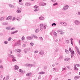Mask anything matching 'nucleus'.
<instances>
[{
	"mask_svg": "<svg viewBox=\"0 0 80 80\" xmlns=\"http://www.w3.org/2000/svg\"><path fill=\"white\" fill-rule=\"evenodd\" d=\"M69 51L71 53V54H74V51L73 50L72 51V49L71 48H69Z\"/></svg>",
	"mask_w": 80,
	"mask_h": 80,
	"instance_id": "20e7f679",
	"label": "nucleus"
},
{
	"mask_svg": "<svg viewBox=\"0 0 80 80\" xmlns=\"http://www.w3.org/2000/svg\"><path fill=\"white\" fill-rule=\"evenodd\" d=\"M44 69H47V67H44Z\"/></svg>",
	"mask_w": 80,
	"mask_h": 80,
	"instance_id": "0e129e2a",
	"label": "nucleus"
},
{
	"mask_svg": "<svg viewBox=\"0 0 80 80\" xmlns=\"http://www.w3.org/2000/svg\"><path fill=\"white\" fill-rule=\"evenodd\" d=\"M17 32H18V30H16L15 31H14V32H12L11 33V34H12H12H14L15 33H17Z\"/></svg>",
	"mask_w": 80,
	"mask_h": 80,
	"instance_id": "ddd939ff",
	"label": "nucleus"
},
{
	"mask_svg": "<svg viewBox=\"0 0 80 80\" xmlns=\"http://www.w3.org/2000/svg\"><path fill=\"white\" fill-rule=\"evenodd\" d=\"M53 71H54V72H56V71L57 70V69H55V68H53Z\"/></svg>",
	"mask_w": 80,
	"mask_h": 80,
	"instance_id": "58836bf2",
	"label": "nucleus"
},
{
	"mask_svg": "<svg viewBox=\"0 0 80 80\" xmlns=\"http://www.w3.org/2000/svg\"><path fill=\"white\" fill-rule=\"evenodd\" d=\"M8 55V56H9L10 58H13L12 60V62H15V61H17V60L16 59V57H14V56L11 55L10 54H9Z\"/></svg>",
	"mask_w": 80,
	"mask_h": 80,
	"instance_id": "f257e3e1",
	"label": "nucleus"
},
{
	"mask_svg": "<svg viewBox=\"0 0 80 80\" xmlns=\"http://www.w3.org/2000/svg\"><path fill=\"white\" fill-rule=\"evenodd\" d=\"M19 72H21V73H23L24 72H23V71L21 69H19Z\"/></svg>",
	"mask_w": 80,
	"mask_h": 80,
	"instance_id": "dca6fc26",
	"label": "nucleus"
},
{
	"mask_svg": "<svg viewBox=\"0 0 80 80\" xmlns=\"http://www.w3.org/2000/svg\"><path fill=\"white\" fill-rule=\"evenodd\" d=\"M71 44H72V45H73V41H72V40H73V39L72 38H71Z\"/></svg>",
	"mask_w": 80,
	"mask_h": 80,
	"instance_id": "cd10ccee",
	"label": "nucleus"
},
{
	"mask_svg": "<svg viewBox=\"0 0 80 80\" xmlns=\"http://www.w3.org/2000/svg\"><path fill=\"white\" fill-rule=\"evenodd\" d=\"M30 45L31 46H33L34 45V44H33V42H31L30 43Z\"/></svg>",
	"mask_w": 80,
	"mask_h": 80,
	"instance_id": "7c9ffc66",
	"label": "nucleus"
},
{
	"mask_svg": "<svg viewBox=\"0 0 80 80\" xmlns=\"http://www.w3.org/2000/svg\"><path fill=\"white\" fill-rule=\"evenodd\" d=\"M68 8V5H67L63 7V9L64 10H67Z\"/></svg>",
	"mask_w": 80,
	"mask_h": 80,
	"instance_id": "423d86ee",
	"label": "nucleus"
},
{
	"mask_svg": "<svg viewBox=\"0 0 80 80\" xmlns=\"http://www.w3.org/2000/svg\"><path fill=\"white\" fill-rule=\"evenodd\" d=\"M12 40V38L10 37L8 39V41H10Z\"/></svg>",
	"mask_w": 80,
	"mask_h": 80,
	"instance_id": "473e14b6",
	"label": "nucleus"
},
{
	"mask_svg": "<svg viewBox=\"0 0 80 80\" xmlns=\"http://www.w3.org/2000/svg\"><path fill=\"white\" fill-rule=\"evenodd\" d=\"M6 79L7 80H8V79H9V75L7 76Z\"/></svg>",
	"mask_w": 80,
	"mask_h": 80,
	"instance_id": "393cba45",
	"label": "nucleus"
},
{
	"mask_svg": "<svg viewBox=\"0 0 80 80\" xmlns=\"http://www.w3.org/2000/svg\"><path fill=\"white\" fill-rule=\"evenodd\" d=\"M63 32V30H60V32Z\"/></svg>",
	"mask_w": 80,
	"mask_h": 80,
	"instance_id": "bf43d9fd",
	"label": "nucleus"
},
{
	"mask_svg": "<svg viewBox=\"0 0 80 80\" xmlns=\"http://www.w3.org/2000/svg\"><path fill=\"white\" fill-rule=\"evenodd\" d=\"M80 78V76H75L74 78L75 80H77Z\"/></svg>",
	"mask_w": 80,
	"mask_h": 80,
	"instance_id": "4468645a",
	"label": "nucleus"
},
{
	"mask_svg": "<svg viewBox=\"0 0 80 80\" xmlns=\"http://www.w3.org/2000/svg\"><path fill=\"white\" fill-rule=\"evenodd\" d=\"M47 27V26L46 25H44V27H43V24H41L40 25V30L41 31H42L43 30V28H44V29H46V28Z\"/></svg>",
	"mask_w": 80,
	"mask_h": 80,
	"instance_id": "f03ea898",
	"label": "nucleus"
},
{
	"mask_svg": "<svg viewBox=\"0 0 80 80\" xmlns=\"http://www.w3.org/2000/svg\"><path fill=\"white\" fill-rule=\"evenodd\" d=\"M74 68L75 70H78V68H77V67H76V66L74 67Z\"/></svg>",
	"mask_w": 80,
	"mask_h": 80,
	"instance_id": "b1692460",
	"label": "nucleus"
},
{
	"mask_svg": "<svg viewBox=\"0 0 80 80\" xmlns=\"http://www.w3.org/2000/svg\"><path fill=\"white\" fill-rule=\"evenodd\" d=\"M67 68H68V69H70V67H69L68 66H67Z\"/></svg>",
	"mask_w": 80,
	"mask_h": 80,
	"instance_id": "13d9d810",
	"label": "nucleus"
},
{
	"mask_svg": "<svg viewBox=\"0 0 80 80\" xmlns=\"http://www.w3.org/2000/svg\"><path fill=\"white\" fill-rule=\"evenodd\" d=\"M21 12V11L20 10H17V13H20Z\"/></svg>",
	"mask_w": 80,
	"mask_h": 80,
	"instance_id": "c85d7f7f",
	"label": "nucleus"
},
{
	"mask_svg": "<svg viewBox=\"0 0 80 80\" xmlns=\"http://www.w3.org/2000/svg\"><path fill=\"white\" fill-rule=\"evenodd\" d=\"M41 73L42 74H44V73H45V72H41Z\"/></svg>",
	"mask_w": 80,
	"mask_h": 80,
	"instance_id": "052dcab7",
	"label": "nucleus"
},
{
	"mask_svg": "<svg viewBox=\"0 0 80 80\" xmlns=\"http://www.w3.org/2000/svg\"><path fill=\"white\" fill-rule=\"evenodd\" d=\"M32 36H33V37L34 38H36V39L38 38V37H37V36H35L34 34H32Z\"/></svg>",
	"mask_w": 80,
	"mask_h": 80,
	"instance_id": "aec40b11",
	"label": "nucleus"
},
{
	"mask_svg": "<svg viewBox=\"0 0 80 80\" xmlns=\"http://www.w3.org/2000/svg\"><path fill=\"white\" fill-rule=\"evenodd\" d=\"M15 51L16 52H18V49H17Z\"/></svg>",
	"mask_w": 80,
	"mask_h": 80,
	"instance_id": "680f3d73",
	"label": "nucleus"
},
{
	"mask_svg": "<svg viewBox=\"0 0 80 80\" xmlns=\"http://www.w3.org/2000/svg\"><path fill=\"white\" fill-rule=\"evenodd\" d=\"M22 40H24L25 39V37L23 36L22 38Z\"/></svg>",
	"mask_w": 80,
	"mask_h": 80,
	"instance_id": "49530a36",
	"label": "nucleus"
},
{
	"mask_svg": "<svg viewBox=\"0 0 80 80\" xmlns=\"http://www.w3.org/2000/svg\"><path fill=\"white\" fill-rule=\"evenodd\" d=\"M39 39H40L41 41H43V38L41 37H39Z\"/></svg>",
	"mask_w": 80,
	"mask_h": 80,
	"instance_id": "2f4dec72",
	"label": "nucleus"
},
{
	"mask_svg": "<svg viewBox=\"0 0 80 80\" xmlns=\"http://www.w3.org/2000/svg\"><path fill=\"white\" fill-rule=\"evenodd\" d=\"M15 28H11V30H15Z\"/></svg>",
	"mask_w": 80,
	"mask_h": 80,
	"instance_id": "a18cd8bd",
	"label": "nucleus"
},
{
	"mask_svg": "<svg viewBox=\"0 0 80 80\" xmlns=\"http://www.w3.org/2000/svg\"><path fill=\"white\" fill-rule=\"evenodd\" d=\"M39 75H41L42 74V72H39Z\"/></svg>",
	"mask_w": 80,
	"mask_h": 80,
	"instance_id": "69168bd1",
	"label": "nucleus"
},
{
	"mask_svg": "<svg viewBox=\"0 0 80 80\" xmlns=\"http://www.w3.org/2000/svg\"><path fill=\"white\" fill-rule=\"evenodd\" d=\"M6 29H7V30H10V27H8V28H6Z\"/></svg>",
	"mask_w": 80,
	"mask_h": 80,
	"instance_id": "4c0bfd02",
	"label": "nucleus"
},
{
	"mask_svg": "<svg viewBox=\"0 0 80 80\" xmlns=\"http://www.w3.org/2000/svg\"><path fill=\"white\" fill-rule=\"evenodd\" d=\"M15 19H16L15 18H13L12 20V21L15 20Z\"/></svg>",
	"mask_w": 80,
	"mask_h": 80,
	"instance_id": "6e6d98bb",
	"label": "nucleus"
},
{
	"mask_svg": "<svg viewBox=\"0 0 80 80\" xmlns=\"http://www.w3.org/2000/svg\"><path fill=\"white\" fill-rule=\"evenodd\" d=\"M18 53H20L21 52V50L20 49H18Z\"/></svg>",
	"mask_w": 80,
	"mask_h": 80,
	"instance_id": "a19ab883",
	"label": "nucleus"
},
{
	"mask_svg": "<svg viewBox=\"0 0 80 80\" xmlns=\"http://www.w3.org/2000/svg\"><path fill=\"white\" fill-rule=\"evenodd\" d=\"M52 2H55V0H51Z\"/></svg>",
	"mask_w": 80,
	"mask_h": 80,
	"instance_id": "de8ad7c7",
	"label": "nucleus"
},
{
	"mask_svg": "<svg viewBox=\"0 0 80 80\" xmlns=\"http://www.w3.org/2000/svg\"><path fill=\"white\" fill-rule=\"evenodd\" d=\"M17 20L18 21H20V18H18V19H17Z\"/></svg>",
	"mask_w": 80,
	"mask_h": 80,
	"instance_id": "8fccbe9b",
	"label": "nucleus"
},
{
	"mask_svg": "<svg viewBox=\"0 0 80 80\" xmlns=\"http://www.w3.org/2000/svg\"><path fill=\"white\" fill-rule=\"evenodd\" d=\"M77 52L78 55H80V51H79V50L78 51H77Z\"/></svg>",
	"mask_w": 80,
	"mask_h": 80,
	"instance_id": "79ce46f5",
	"label": "nucleus"
},
{
	"mask_svg": "<svg viewBox=\"0 0 80 80\" xmlns=\"http://www.w3.org/2000/svg\"><path fill=\"white\" fill-rule=\"evenodd\" d=\"M78 15H80V12H78Z\"/></svg>",
	"mask_w": 80,
	"mask_h": 80,
	"instance_id": "774afa93",
	"label": "nucleus"
},
{
	"mask_svg": "<svg viewBox=\"0 0 80 80\" xmlns=\"http://www.w3.org/2000/svg\"><path fill=\"white\" fill-rule=\"evenodd\" d=\"M74 55H73V54H71V58H72V57H73Z\"/></svg>",
	"mask_w": 80,
	"mask_h": 80,
	"instance_id": "603ef678",
	"label": "nucleus"
},
{
	"mask_svg": "<svg viewBox=\"0 0 80 80\" xmlns=\"http://www.w3.org/2000/svg\"><path fill=\"white\" fill-rule=\"evenodd\" d=\"M27 38L28 39V40H31V38L30 36L28 37H27Z\"/></svg>",
	"mask_w": 80,
	"mask_h": 80,
	"instance_id": "4be33fe9",
	"label": "nucleus"
},
{
	"mask_svg": "<svg viewBox=\"0 0 80 80\" xmlns=\"http://www.w3.org/2000/svg\"><path fill=\"white\" fill-rule=\"evenodd\" d=\"M62 70H66V68H62Z\"/></svg>",
	"mask_w": 80,
	"mask_h": 80,
	"instance_id": "5fc2aeb1",
	"label": "nucleus"
},
{
	"mask_svg": "<svg viewBox=\"0 0 80 80\" xmlns=\"http://www.w3.org/2000/svg\"><path fill=\"white\" fill-rule=\"evenodd\" d=\"M0 68H3V66H0Z\"/></svg>",
	"mask_w": 80,
	"mask_h": 80,
	"instance_id": "4d7b16f0",
	"label": "nucleus"
},
{
	"mask_svg": "<svg viewBox=\"0 0 80 80\" xmlns=\"http://www.w3.org/2000/svg\"><path fill=\"white\" fill-rule=\"evenodd\" d=\"M26 67H27V66H28V67H32V66H33V64H26Z\"/></svg>",
	"mask_w": 80,
	"mask_h": 80,
	"instance_id": "0eeeda50",
	"label": "nucleus"
},
{
	"mask_svg": "<svg viewBox=\"0 0 80 80\" xmlns=\"http://www.w3.org/2000/svg\"><path fill=\"white\" fill-rule=\"evenodd\" d=\"M8 5L10 8H14V6L12 4H8Z\"/></svg>",
	"mask_w": 80,
	"mask_h": 80,
	"instance_id": "6e6552de",
	"label": "nucleus"
},
{
	"mask_svg": "<svg viewBox=\"0 0 80 80\" xmlns=\"http://www.w3.org/2000/svg\"><path fill=\"white\" fill-rule=\"evenodd\" d=\"M58 5L57 2H56V3H54L53 4V6H55V5Z\"/></svg>",
	"mask_w": 80,
	"mask_h": 80,
	"instance_id": "ea45409f",
	"label": "nucleus"
},
{
	"mask_svg": "<svg viewBox=\"0 0 80 80\" xmlns=\"http://www.w3.org/2000/svg\"><path fill=\"white\" fill-rule=\"evenodd\" d=\"M66 43H69V41H68V40H67L66 41Z\"/></svg>",
	"mask_w": 80,
	"mask_h": 80,
	"instance_id": "37998d69",
	"label": "nucleus"
},
{
	"mask_svg": "<svg viewBox=\"0 0 80 80\" xmlns=\"http://www.w3.org/2000/svg\"><path fill=\"white\" fill-rule=\"evenodd\" d=\"M38 51H35V52H34V53H38Z\"/></svg>",
	"mask_w": 80,
	"mask_h": 80,
	"instance_id": "09e8293b",
	"label": "nucleus"
},
{
	"mask_svg": "<svg viewBox=\"0 0 80 80\" xmlns=\"http://www.w3.org/2000/svg\"><path fill=\"white\" fill-rule=\"evenodd\" d=\"M75 47L77 51L79 50V49H78V47H77V46H76Z\"/></svg>",
	"mask_w": 80,
	"mask_h": 80,
	"instance_id": "bb28decb",
	"label": "nucleus"
},
{
	"mask_svg": "<svg viewBox=\"0 0 80 80\" xmlns=\"http://www.w3.org/2000/svg\"><path fill=\"white\" fill-rule=\"evenodd\" d=\"M53 25H54V26H56V23H53L52 24V26H53Z\"/></svg>",
	"mask_w": 80,
	"mask_h": 80,
	"instance_id": "f704fd0d",
	"label": "nucleus"
},
{
	"mask_svg": "<svg viewBox=\"0 0 80 80\" xmlns=\"http://www.w3.org/2000/svg\"><path fill=\"white\" fill-rule=\"evenodd\" d=\"M39 19L41 20H44V18L42 17H40L39 18Z\"/></svg>",
	"mask_w": 80,
	"mask_h": 80,
	"instance_id": "f8f14e48",
	"label": "nucleus"
},
{
	"mask_svg": "<svg viewBox=\"0 0 80 80\" xmlns=\"http://www.w3.org/2000/svg\"><path fill=\"white\" fill-rule=\"evenodd\" d=\"M65 52L66 53H69V51L67 49L65 50Z\"/></svg>",
	"mask_w": 80,
	"mask_h": 80,
	"instance_id": "412c9836",
	"label": "nucleus"
},
{
	"mask_svg": "<svg viewBox=\"0 0 80 80\" xmlns=\"http://www.w3.org/2000/svg\"><path fill=\"white\" fill-rule=\"evenodd\" d=\"M38 32H39V31L38 30V29H36V30H35L36 33H37Z\"/></svg>",
	"mask_w": 80,
	"mask_h": 80,
	"instance_id": "5701e85b",
	"label": "nucleus"
},
{
	"mask_svg": "<svg viewBox=\"0 0 80 80\" xmlns=\"http://www.w3.org/2000/svg\"><path fill=\"white\" fill-rule=\"evenodd\" d=\"M70 60V58H65V60L66 61H68V60Z\"/></svg>",
	"mask_w": 80,
	"mask_h": 80,
	"instance_id": "a878e982",
	"label": "nucleus"
},
{
	"mask_svg": "<svg viewBox=\"0 0 80 80\" xmlns=\"http://www.w3.org/2000/svg\"><path fill=\"white\" fill-rule=\"evenodd\" d=\"M63 58V56L62 55H61L59 57L60 59H62Z\"/></svg>",
	"mask_w": 80,
	"mask_h": 80,
	"instance_id": "c756f323",
	"label": "nucleus"
},
{
	"mask_svg": "<svg viewBox=\"0 0 80 80\" xmlns=\"http://www.w3.org/2000/svg\"><path fill=\"white\" fill-rule=\"evenodd\" d=\"M74 23L76 25H79V24H80V21L78 20H75Z\"/></svg>",
	"mask_w": 80,
	"mask_h": 80,
	"instance_id": "7ed1b4c3",
	"label": "nucleus"
},
{
	"mask_svg": "<svg viewBox=\"0 0 80 80\" xmlns=\"http://www.w3.org/2000/svg\"><path fill=\"white\" fill-rule=\"evenodd\" d=\"M30 37L31 40H32V39H33V35H32V36H30Z\"/></svg>",
	"mask_w": 80,
	"mask_h": 80,
	"instance_id": "e433bc0d",
	"label": "nucleus"
},
{
	"mask_svg": "<svg viewBox=\"0 0 80 80\" xmlns=\"http://www.w3.org/2000/svg\"><path fill=\"white\" fill-rule=\"evenodd\" d=\"M12 16H9L7 18H6V20H8L10 19V20H12Z\"/></svg>",
	"mask_w": 80,
	"mask_h": 80,
	"instance_id": "39448f33",
	"label": "nucleus"
},
{
	"mask_svg": "<svg viewBox=\"0 0 80 80\" xmlns=\"http://www.w3.org/2000/svg\"><path fill=\"white\" fill-rule=\"evenodd\" d=\"M52 67H54L55 66V64H53L52 65Z\"/></svg>",
	"mask_w": 80,
	"mask_h": 80,
	"instance_id": "338daca9",
	"label": "nucleus"
},
{
	"mask_svg": "<svg viewBox=\"0 0 80 80\" xmlns=\"http://www.w3.org/2000/svg\"><path fill=\"white\" fill-rule=\"evenodd\" d=\"M38 10V9H36L34 10V12H37Z\"/></svg>",
	"mask_w": 80,
	"mask_h": 80,
	"instance_id": "3c124183",
	"label": "nucleus"
},
{
	"mask_svg": "<svg viewBox=\"0 0 80 80\" xmlns=\"http://www.w3.org/2000/svg\"><path fill=\"white\" fill-rule=\"evenodd\" d=\"M39 54L40 55H43V54H44V52L42 50H41L39 53Z\"/></svg>",
	"mask_w": 80,
	"mask_h": 80,
	"instance_id": "1a4fd4ad",
	"label": "nucleus"
},
{
	"mask_svg": "<svg viewBox=\"0 0 80 80\" xmlns=\"http://www.w3.org/2000/svg\"><path fill=\"white\" fill-rule=\"evenodd\" d=\"M79 65H79V64H77V67H79Z\"/></svg>",
	"mask_w": 80,
	"mask_h": 80,
	"instance_id": "e2e57ef3",
	"label": "nucleus"
},
{
	"mask_svg": "<svg viewBox=\"0 0 80 80\" xmlns=\"http://www.w3.org/2000/svg\"><path fill=\"white\" fill-rule=\"evenodd\" d=\"M4 43L5 44H7V43H8V42L7 41H4Z\"/></svg>",
	"mask_w": 80,
	"mask_h": 80,
	"instance_id": "c03bdc74",
	"label": "nucleus"
},
{
	"mask_svg": "<svg viewBox=\"0 0 80 80\" xmlns=\"http://www.w3.org/2000/svg\"><path fill=\"white\" fill-rule=\"evenodd\" d=\"M15 68L16 70H17L18 69V67L17 65L15 66Z\"/></svg>",
	"mask_w": 80,
	"mask_h": 80,
	"instance_id": "2eb2a0df",
	"label": "nucleus"
},
{
	"mask_svg": "<svg viewBox=\"0 0 80 80\" xmlns=\"http://www.w3.org/2000/svg\"><path fill=\"white\" fill-rule=\"evenodd\" d=\"M34 8H38V6H35L34 7Z\"/></svg>",
	"mask_w": 80,
	"mask_h": 80,
	"instance_id": "72a5a7b5",
	"label": "nucleus"
},
{
	"mask_svg": "<svg viewBox=\"0 0 80 80\" xmlns=\"http://www.w3.org/2000/svg\"><path fill=\"white\" fill-rule=\"evenodd\" d=\"M62 25H63L64 26H66L67 25V23L66 22H63Z\"/></svg>",
	"mask_w": 80,
	"mask_h": 80,
	"instance_id": "f3484780",
	"label": "nucleus"
},
{
	"mask_svg": "<svg viewBox=\"0 0 80 80\" xmlns=\"http://www.w3.org/2000/svg\"><path fill=\"white\" fill-rule=\"evenodd\" d=\"M41 6H44V5H47L46 3H44V2H41Z\"/></svg>",
	"mask_w": 80,
	"mask_h": 80,
	"instance_id": "9b49d317",
	"label": "nucleus"
},
{
	"mask_svg": "<svg viewBox=\"0 0 80 80\" xmlns=\"http://www.w3.org/2000/svg\"><path fill=\"white\" fill-rule=\"evenodd\" d=\"M32 75L31 73H29L27 74L26 75V76H30Z\"/></svg>",
	"mask_w": 80,
	"mask_h": 80,
	"instance_id": "a211bd4d",
	"label": "nucleus"
},
{
	"mask_svg": "<svg viewBox=\"0 0 80 80\" xmlns=\"http://www.w3.org/2000/svg\"><path fill=\"white\" fill-rule=\"evenodd\" d=\"M5 18V17H2L1 18V20H3Z\"/></svg>",
	"mask_w": 80,
	"mask_h": 80,
	"instance_id": "c9c22d12",
	"label": "nucleus"
},
{
	"mask_svg": "<svg viewBox=\"0 0 80 80\" xmlns=\"http://www.w3.org/2000/svg\"><path fill=\"white\" fill-rule=\"evenodd\" d=\"M53 34L54 35V37H56V36H57V34L55 32H53Z\"/></svg>",
	"mask_w": 80,
	"mask_h": 80,
	"instance_id": "9d476101",
	"label": "nucleus"
},
{
	"mask_svg": "<svg viewBox=\"0 0 80 80\" xmlns=\"http://www.w3.org/2000/svg\"><path fill=\"white\" fill-rule=\"evenodd\" d=\"M27 5L28 6H30V3H27Z\"/></svg>",
	"mask_w": 80,
	"mask_h": 80,
	"instance_id": "864d4df0",
	"label": "nucleus"
},
{
	"mask_svg": "<svg viewBox=\"0 0 80 80\" xmlns=\"http://www.w3.org/2000/svg\"><path fill=\"white\" fill-rule=\"evenodd\" d=\"M2 25H8V23L7 22H3L2 23Z\"/></svg>",
	"mask_w": 80,
	"mask_h": 80,
	"instance_id": "6ab92c4d",
	"label": "nucleus"
}]
</instances>
